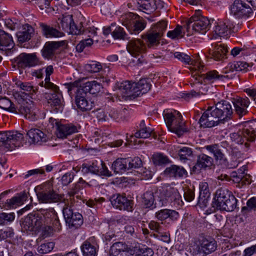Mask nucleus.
<instances>
[{"mask_svg": "<svg viewBox=\"0 0 256 256\" xmlns=\"http://www.w3.org/2000/svg\"><path fill=\"white\" fill-rule=\"evenodd\" d=\"M0 108L6 111L24 115L26 118L34 121L37 118L38 110L32 102L22 100V104H14L6 97L0 98Z\"/></svg>", "mask_w": 256, "mask_h": 256, "instance_id": "1", "label": "nucleus"}, {"mask_svg": "<svg viewBox=\"0 0 256 256\" xmlns=\"http://www.w3.org/2000/svg\"><path fill=\"white\" fill-rule=\"evenodd\" d=\"M213 207L217 210L232 212L236 208L237 200L226 188L218 189L215 194Z\"/></svg>", "mask_w": 256, "mask_h": 256, "instance_id": "2", "label": "nucleus"}, {"mask_svg": "<svg viewBox=\"0 0 256 256\" xmlns=\"http://www.w3.org/2000/svg\"><path fill=\"white\" fill-rule=\"evenodd\" d=\"M163 116L168 130L178 136H180L187 131L185 124L182 122V116L176 110L174 112L164 110Z\"/></svg>", "mask_w": 256, "mask_h": 256, "instance_id": "3", "label": "nucleus"}, {"mask_svg": "<svg viewBox=\"0 0 256 256\" xmlns=\"http://www.w3.org/2000/svg\"><path fill=\"white\" fill-rule=\"evenodd\" d=\"M52 214L44 209L41 208L36 213L28 215L22 224V228L24 230L36 231L43 225L48 216Z\"/></svg>", "mask_w": 256, "mask_h": 256, "instance_id": "4", "label": "nucleus"}, {"mask_svg": "<svg viewBox=\"0 0 256 256\" xmlns=\"http://www.w3.org/2000/svg\"><path fill=\"white\" fill-rule=\"evenodd\" d=\"M210 20L202 16L200 12H197L186 21L184 26L188 34H193L194 32L205 34L209 30Z\"/></svg>", "mask_w": 256, "mask_h": 256, "instance_id": "5", "label": "nucleus"}, {"mask_svg": "<svg viewBox=\"0 0 256 256\" xmlns=\"http://www.w3.org/2000/svg\"><path fill=\"white\" fill-rule=\"evenodd\" d=\"M126 49L128 52L136 58V60H133L136 64L139 66L146 62L143 56L146 52V46L143 40L139 38L130 40L127 44Z\"/></svg>", "mask_w": 256, "mask_h": 256, "instance_id": "6", "label": "nucleus"}, {"mask_svg": "<svg viewBox=\"0 0 256 256\" xmlns=\"http://www.w3.org/2000/svg\"><path fill=\"white\" fill-rule=\"evenodd\" d=\"M63 206L62 213L66 226L70 229H76L80 226L83 224V218L79 212H74L72 208V204L74 202V200L72 202L70 200L67 201Z\"/></svg>", "mask_w": 256, "mask_h": 256, "instance_id": "7", "label": "nucleus"}, {"mask_svg": "<svg viewBox=\"0 0 256 256\" xmlns=\"http://www.w3.org/2000/svg\"><path fill=\"white\" fill-rule=\"evenodd\" d=\"M23 134L18 131H7L0 132V142H2L9 150H12L19 146L23 140Z\"/></svg>", "mask_w": 256, "mask_h": 256, "instance_id": "8", "label": "nucleus"}, {"mask_svg": "<svg viewBox=\"0 0 256 256\" xmlns=\"http://www.w3.org/2000/svg\"><path fill=\"white\" fill-rule=\"evenodd\" d=\"M50 90V92H45L46 98L52 110L56 112H62L64 107V102L62 93L59 88L54 90L53 88H46Z\"/></svg>", "mask_w": 256, "mask_h": 256, "instance_id": "9", "label": "nucleus"}, {"mask_svg": "<svg viewBox=\"0 0 256 256\" xmlns=\"http://www.w3.org/2000/svg\"><path fill=\"white\" fill-rule=\"evenodd\" d=\"M38 200L42 203H55L64 202L66 204L69 199H66L64 194H60L57 193L53 189L48 190H44L38 192L37 194Z\"/></svg>", "mask_w": 256, "mask_h": 256, "instance_id": "10", "label": "nucleus"}, {"mask_svg": "<svg viewBox=\"0 0 256 256\" xmlns=\"http://www.w3.org/2000/svg\"><path fill=\"white\" fill-rule=\"evenodd\" d=\"M214 110L222 124L230 120L232 116L233 110L230 103L226 100L217 102Z\"/></svg>", "mask_w": 256, "mask_h": 256, "instance_id": "11", "label": "nucleus"}, {"mask_svg": "<svg viewBox=\"0 0 256 256\" xmlns=\"http://www.w3.org/2000/svg\"><path fill=\"white\" fill-rule=\"evenodd\" d=\"M198 123L201 126L212 128L220 124H222L214 107H210L205 111L200 118Z\"/></svg>", "mask_w": 256, "mask_h": 256, "instance_id": "12", "label": "nucleus"}, {"mask_svg": "<svg viewBox=\"0 0 256 256\" xmlns=\"http://www.w3.org/2000/svg\"><path fill=\"white\" fill-rule=\"evenodd\" d=\"M110 200L113 207L116 209L128 212L133 210L132 200L128 199L125 196L115 194L110 196Z\"/></svg>", "mask_w": 256, "mask_h": 256, "instance_id": "13", "label": "nucleus"}, {"mask_svg": "<svg viewBox=\"0 0 256 256\" xmlns=\"http://www.w3.org/2000/svg\"><path fill=\"white\" fill-rule=\"evenodd\" d=\"M64 41L46 42L42 50V56L44 58L52 60L60 51V48L64 46Z\"/></svg>", "mask_w": 256, "mask_h": 256, "instance_id": "14", "label": "nucleus"}, {"mask_svg": "<svg viewBox=\"0 0 256 256\" xmlns=\"http://www.w3.org/2000/svg\"><path fill=\"white\" fill-rule=\"evenodd\" d=\"M18 68H24L34 66L40 64L39 60L34 54H20L16 59Z\"/></svg>", "mask_w": 256, "mask_h": 256, "instance_id": "15", "label": "nucleus"}, {"mask_svg": "<svg viewBox=\"0 0 256 256\" xmlns=\"http://www.w3.org/2000/svg\"><path fill=\"white\" fill-rule=\"evenodd\" d=\"M174 56L182 62L186 64L192 65V67H190V68L192 70L200 72L204 67V66L202 64L201 60L199 57L193 60L189 55L184 52H174Z\"/></svg>", "mask_w": 256, "mask_h": 256, "instance_id": "16", "label": "nucleus"}, {"mask_svg": "<svg viewBox=\"0 0 256 256\" xmlns=\"http://www.w3.org/2000/svg\"><path fill=\"white\" fill-rule=\"evenodd\" d=\"M230 14L238 18L252 12V8L242 0H234L230 7Z\"/></svg>", "mask_w": 256, "mask_h": 256, "instance_id": "17", "label": "nucleus"}, {"mask_svg": "<svg viewBox=\"0 0 256 256\" xmlns=\"http://www.w3.org/2000/svg\"><path fill=\"white\" fill-rule=\"evenodd\" d=\"M163 192L165 199L172 206L177 208L182 205L183 202L177 189L168 186L163 190Z\"/></svg>", "mask_w": 256, "mask_h": 256, "instance_id": "18", "label": "nucleus"}, {"mask_svg": "<svg viewBox=\"0 0 256 256\" xmlns=\"http://www.w3.org/2000/svg\"><path fill=\"white\" fill-rule=\"evenodd\" d=\"M206 148L214 154L216 160H219L220 163L223 166L228 168H236L238 164L235 162L234 164H230L227 159L225 158L224 154L222 152L218 144L208 145L205 146Z\"/></svg>", "mask_w": 256, "mask_h": 256, "instance_id": "19", "label": "nucleus"}, {"mask_svg": "<svg viewBox=\"0 0 256 256\" xmlns=\"http://www.w3.org/2000/svg\"><path fill=\"white\" fill-rule=\"evenodd\" d=\"M230 30H232V32L237 30L233 24L230 23L227 20H218L214 30V34H216L215 38H216V36H227Z\"/></svg>", "mask_w": 256, "mask_h": 256, "instance_id": "20", "label": "nucleus"}, {"mask_svg": "<svg viewBox=\"0 0 256 256\" xmlns=\"http://www.w3.org/2000/svg\"><path fill=\"white\" fill-rule=\"evenodd\" d=\"M86 94L79 88L77 89L75 102L77 108L82 112L90 110L92 108V103H90L87 100Z\"/></svg>", "mask_w": 256, "mask_h": 256, "instance_id": "21", "label": "nucleus"}, {"mask_svg": "<svg viewBox=\"0 0 256 256\" xmlns=\"http://www.w3.org/2000/svg\"><path fill=\"white\" fill-rule=\"evenodd\" d=\"M232 104L234 108L236 114L238 115L239 118H242L248 113V108L250 104V101L248 98H234Z\"/></svg>", "mask_w": 256, "mask_h": 256, "instance_id": "22", "label": "nucleus"}, {"mask_svg": "<svg viewBox=\"0 0 256 256\" xmlns=\"http://www.w3.org/2000/svg\"><path fill=\"white\" fill-rule=\"evenodd\" d=\"M204 70V69H203ZM204 70H201V72H198V71H195L196 73L194 74V76H196V79L198 80L197 75L198 76L203 77L204 80L205 82H212L214 80H224L226 78H233V74H218V72L216 70H211L208 72H206V74H200V76L199 73H201Z\"/></svg>", "mask_w": 256, "mask_h": 256, "instance_id": "23", "label": "nucleus"}, {"mask_svg": "<svg viewBox=\"0 0 256 256\" xmlns=\"http://www.w3.org/2000/svg\"><path fill=\"white\" fill-rule=\"evenodd\" d=\"M228 50L226 46L224 44H216L214 46L212 45V48L208 50V57L215 60H222Z\"/></svg>", "mask_w": 256, "mask_h": 256, "instance_id": "24", "label": "nucleus"}, {"mask_svg": "<svg viewBox=\"0 0 256 256\" xmlns=\"http://www.w3.org/2000/svg\"><path fill=\"white\" fill-rule=\"evenodd\" d=\"M27 136L31 140L32 142L38 144L46 142L49 138L43 131L38 128H31L27 132Z\"/></svg>", "mask_w": 256, "mask_h": 256, "instance_id": "25", "label": "nucleus"}, {"mask_svg": "<svg viewBox=\"0 0 256 256\" xmlns=\"http://www.w3.org/2000/svg\"><path fill=\"white\" fill-rule=\"evenodd\" d=\"M98 246L93 238L84 241L80 246L84 256H96Z\"/></svg>", "mask_w": 256, "mask_h": 256, "instance_id": "26", "label": "nucleus"}, {"mask_svg": "<svg viewBox=\"0 0 256 256\" xmlns=\"http://www.w3.org/2000/svg\"><path fill=\"white\" fill-rule=\"evenodd\" d=\"M130 248L122 242L114 243L110 248V256H131Z\"/></svg>", "mask_w": 256, "mask_h": 256, "instance_id": "27", "label": "nucleus"}, {"mask_svg": "<svg viewBox=\"0 0 256 256\" xmlns=\"http://www.w3.org/2000/svg\"><path fill=\"white\" fill-rule=\"evenodd\" d=\"M213 159L205 154H200L196 160V164L192 168V171L196 172L202 168L206 169L210 168L212 165Z\"/></svg>", "mask_w": 256, "mask_h": 256, "instance_id": "28", "label": "nucleus"}, {"mask_svg": "<svg viewBox=\"0 0 256 256\" xmlns=\"http://www.w3.org/2000/svg\"><path fill=\"white\" fill-rule=\"evenodd\" d=\"M28 196H30L29 192L24 190L16 196L8 200L5 202L4 206L8 209L17 205H20L28 199Z\"/></svg>", "mask_w": 256, "mask_h": 256, "instance_id": "29", "label": "nucleus"}, {"mask_svg": "<svg viewBox=\"0 0 256 256\" xmlns=\"http://www.w3.org/2000/svg\"><path fill=\"white\" fill-rule=\"evenodd\" d=\"M78 132V127L72 124H59V126L58 127L56 134L58 138H66L68 136L72 134Z\"/></svg>", "mask_w": 256, "mask_h": 256, "instance_id": "30", "label": "nucleus"}, {"mask_svg": "<svg viewBox=\"0 0 256 256\" xmlns=\"http://www.w3.org/2000/svg\"><path fill=\"white\" fill-rule=\"evenodd\" d=\"M34 34V28L30 24H26L22 30L16 33L18 40L20 42H24L30 40Z\"/></svg>", "mask_w": 256, "mask_h": 256, "instance_id": "31", "label": "nucleus"}, {"mask_svg": "<svg viewBox=\"0 0 256 256\" xmlns=\"http://www.w3.org/2000/svg\"><path fill=\"white\" fill-rule=\"evenodd\" d=\"M78 88L84 92H86V94L88 92L96 94L100 92L102 88V85L97 80H92L84 83L82 86H80Z\"/></svg>", "mask_w": 256, "mask_h": 256, "instance_id": "32", "label": "nucleus"}, {"mask_svg": "<svg viewBox=\"0 0 256 256\" xmlns=\"http://www.w3.org/2000/svg\"><path fill=\"white\" fill-rule=\"evenodd\" d=\"M216 242L214 239L203 238L200 241L199 249L205 254H208L214 252L216 248Z\"/></svg>", "mask_w": 256, "mask_h": 256, "instance_id": "33", "label": "nucleus"}, {"mask_svg": "<svg viewBox=\"0 0 256 256\" xmlns=\"http://www.w3.org/2000/svg\"><path fill=\"white\" fill-rule=\"evenodd\" d=\"M164 173L167 176L174 178H181L187 174V172L183 167L174 164L166 168Z\"/></svg>", "mask_w": 256, "mask_h": 256, "instance_id": "34", "label": "nucleus"}, {"mask_svg": "<svg viewBox=\"0 0 256 256\" xmlns=\"http://www.w3.org/2000/svg\"><path fill=\"white\" fill-rule=\"evenodd\" d=\"M14 46V42L12 36L0 30V50H4L11 49Z\"/></svg>", "mask_w": 256, "mask_h": 256, "instance_id": "35", "label": "nucleus"}, {"mask_svg": "<svg viewBox=\"0 0 256 256\" xmlns=\"http://www.w3.org/2000/svg\"><path fill=\"white\" fill-rule=\"evenodd\" d=\"M200 195L198 204L200 206H206L208 198L210 196L208 184L206 182H202L200 184Z\"/></svg>", "mask_w": 256, "mask_h": 256, "instance_id": "36", "label": "nucleus"}, {"mask_svg": "<svg viewBox=\"0 0 256 256\" xmlns=\"http://www.w3.org/2000/svg\"><path fill=\"white\" fill-rule=\"evenodd\" d=\"M162 224H163L162 222L160 224L152 220L150 222L148 226L150 230L158 234V236L159 239L165 242L168 243L170 242V234L166 233L163 234L162 232L163 230V228L162 226Z\"/></svg>", "mask_w": 256, "mask_h": 256, "instance_id": "37", "label": "nucleus"}, {"mask_svg": "<svg viewBox=\"0 0 256 256\" xmlns=\"http://www.w3.org/2000/svg\"><path fill=\"white\" fill-rule=\"evenodd\" d=\"M137 8L140 10L149 14L156 10V4L154 0H139Z\"/></svg>", "mask_w": 256, "mask_h": 256, "instance_id": "38", "label": "nucleus"}, {"mask_svg": "<svg viewBox=\"0 0 256 256\" xmlns=\"http://www.w3.org/2000/svg\"><path fill=\"white\" fill-rule=\"evenodd\" d=\"M134 82L132 84L130 81H125L118 84L116 88L117 94H120L122 97L126 96L130 92L134 90Z\"/></svg>", "mask_w": 256, "mask_h": 256, "instance_id": "39", "label": "nucleus"}, {"mask_svg": "<svg viewBox=\"0 0 256 256\" xmlns=\"http://www.w3.org/2000/svg\"><path fill=\"white\" fill-rule=\"evenodd\" d=\"M139 18L138 15L129 12L122 14L120 18V20L129 30H132V26L136 22V19Z\"/></svg>", "mask_w": 256, "mask_h": 256, "instance_id": "40", "label": "nucleus"}, {"mask_svg": "<svg viewBox=\"0 0 256 256\" xmlns=\"http://www.w3.org/2000/svg\"><path fill=\"white\" fill-rule=\"evenodd\" d=\"M156 216L159 220H164L168 218H170L172 220H176L179 217L178 213L174 210L164 209L156 213Z\"/></svg>", "mask_w": 256, "mask_h": 256, "instance_id": "41", "label": "nucleus"}, {"mask_svg": "<svg viewBox=\"0 0 256 256\" xmlns=\"http://www.w3.org/2000/svg\"><path fill=\"white\" fill-rule=\"evenodd\" d=\"M242 133V137L244 138V144L246 148H248L249 145L248 142H252L254 141L256 138V132L250 126H245L244 127L240 130Z\"/></svg>", "mask_w": 256, "mask_h": 256, "instance_id": "42", "label": "nucleus"}, {"mask_svg": "<svg viewBox=\"0 0 256 256\" xmlns=\"http://www.w3.org/2000/svg\"><path fill=\"white\" fill-rule=\"evenodd\" d=\"M43 34L46 38H58L63 36V33L50 26L44 23L40 24Z\"/></svg>", "mask_w": 256, "mask_h": 256, "instance_id": "43", "label": "nucleus"}, {"mask_svg": "<svg viewBox=\"0 0 256 256\" xmlns=\"http://www.w3.org/2000/svg\"><path fill=\"white\" fill-rule=\"evenodd\" d=\"M160 34L154 32L152 30L144 36V40L148 48H152L160 44Z\"/></svg>", "mask_w": 256, "mask_h": 256, "instance_id": "44", "label": "nucleus"}, {"mask_svg": "<svg viewBox=\"0 0 256 256\" xmlns=\"http://www.w3.org/2000/svg\"><path fill=\"white\" fill-rule=\"evenodd\" d=\"M87 184H88L82 178L79 179L78 182L76 184L74 188L68 192L70 202H72V200H74L75 198H80V196L78 194L79 191Z\"/></svg>", "mask_w": 256, "mask_h": 256, "instance_id": "45", "label": "nucleus"}, {"mask_svg": "<svg viewBox=\"0 0 256 256\" xmlns=\"http://www.w3.org/2000/svg\"><path fill=\"white\" fill-rule=\"evenodd\" d=\"M128 160L126 158H119L116 159L112 164V168L114 172L122 174L128 170Z\"/></svg>", "mask_w": 256, "mask_h": 256, "instance_id": "46", "label": "nucleus"}, {"mask_svg": "<svg viewBox=\"0 0 256 256\" xmlns=\"http://www.w3.org/2000/svg\"><path fill=\"white\" fill-rule=\"evenodd\" d=\"M45 72L46 78L44 79V81L40 82V85L42 87H44V88H53L54 90H55L54 88L56 89L57 86L50 82V76L54 72V68L51 65L48 66L46 68Z\"/></svg>", "mask_w": 256, "mask_h": 256, "instance_id": "47", "label": "nucleus"}, {"mask_svg": "<svg viewBox=\"0 0 256 256\" xmlns=\"http://www.w3.org/2000/svg\"><path fill=\"white\" fill-rule=\"evenodd\" d=\"M44 210H46L48 213L51 212L52 214L50 215V216H48V218L46 222H44V225L48 224L52 222V226L54 230H60L61 228V225L60 222V220L58 217L53 208L50 209H44Z\"/></svg>", "mask_w": 256, "mask_h": 256, "instance_id": "48", "label": "nucleus"}, {"mask_svg": "<svg viewBox=\"0 0 256 256\" xmlns=\"http://www.w3.org/2000/svg\"><path fill=\"white\" fill-rule=\"evenodd\" d=\"M134 88H136V92H140L142 94L146 93L150 89L151 84L148 79H142L137 83H134Z\"/></svg>", "mask_w": 256, "mask_h": 256, "instance_id": "49", "label": "nucleus"}, {"mask_svg": "<svg viewBox=\"0 0 256 256\" xmlns=\"http://www.w3.org/2000/svg\"><path fill=\"white\" fill-rule=\"evenodd\" d=\"M74 22L72 16V15H67L64 16L60 20V23L58 24L60 28H62V30L68 32L70 28Z\"/></svg>", "mask_w": 256, "mask_h": 256, "instance_id": "50", "label": "nucleus"}, {"mask_svg": "<svg viewBox=\"0 0 256 256\" xmlns=\"http://www.w3.org/2000/svg\"><path fill=\"white\" fill-rule=\"evenodd\" d=\"M16 84L21 90L24 91V93L26 94H36L38 92V88L34 87L30 83L28 82H18Z\"/></svg>", "mask_w": 256, "mask_h": 256, "instance_id": "51", "label": "nucleus"}, {"mask_svg": "<svg viewBox=\"0 0 256 256\" xmlns=\"http://www.w3.org/2000/svg\"><path fill=\"white\" fill-rule=\"evenodd\" d=\"M152 159V162L156 166H161L170 162L168 158L166 156L161 153L154 154Z\"/></svg>", "mask_w": 256, "mask_h": 256, "instance_id": "52", "label": "nucleus"}, {"mask_svg": "<svg viewBox=\"0 0 256 256\" xmlns=\"http://www.w3.org/2000/svg\"><path fill=\"white\" fill-rule=\"evenodd\" d=\"M252 65L244 62H236L232 64L230 66V69L236 71H244L248 70V68L252 67Z\"/></svg>", "mask_w": 256, "mask_h": 256, "instance_id": "53", "label": "nucleus"}, {"mask_svg": "<svg viewBox=\"0 0 256 256\" xmlns=\"http://www.w3.org/2000/svg\"><path fill=\"white\" fill-rule=\"evenodd\" d=\"M142 200L146 208L152 207L154 200V192L151 190L146 192L143 195Z\"/></svg>", "mask_w": 256, "mask_h": 256, "instance_id": "54", "label": "nucleus"}, {"mask_svg": "<svg viewBox=\"0 0 256 256\" xmlns=\"http://www.w3.org/2000/svg\"><path fill=\"white\" fill-rule=\"evenodd\" d=\"M85 70L88 72L94 73L100 72L102 68L101 64L98 62H92L85 66Z\"/></svg>", "mask_w": 256, "mask_h": 256, "instance_id": "55", "label": "nucleus"}, {"mask_svg": "<svg viewBox=\"0 0 256 256\" xmlns=\"http://www.w3.org/2000/svg\"><path fill=\"white\" fill-rule=\"evenodd\" d=\"M168 26V22L164 20H161L155 24L152 30L154 32L160 34V36H163L164 32L166 30Z\"/></svg>", "mask_w": 256, "mask_h": 256, "instance_id": "56", "label": "nucleus"}, {"mask_svg": "<svg viewBox=\"0 0 256 256\" xmlns=\"http://www.w3.org/2000/svg\"><path fill=\"white\" fill-rule=\"evenodd\" d=\"M128 170L140 168L142 166V161L138 157L126 158Z\"/></svg>", "mask_w": 256, "mask_h": 256, "instance_id": "57", "label": "nucleus"}, {"mask_svg": "<svg viewBox=\"0 0 256 256\" xmlns=\"http://www.w3.org/2000/svg\"><path fill=\"white\" fill-rule=\"evenodd\" d=\"M112 36L114 38L126 40L128 39L127 34L120 26H117L114 28L112 31Z\"/></svg>", "mask_w": 256, "mask_h": 256, "instance_id": "58", "label": "nucleus"}, {"mask_svg": "<svg viewBox=\"0 0 256 256\" xmlns=\"http://www.w3.org/2000/svg\"><path fill=\"white\" fill-rule=\"evenodd\" d=\"M182 26H177L174 30L168 31L167 33V36L172 39H178L182 38L184 34H182Z\"/></svg>", "mask_w": 256, "mask_h": 256, "instance_id": "59", "label": "nucleus"}, {"mask_svg": "<svg viewBox=\"0 0 256 256\" xmlns=\"http://www.w3.org/2000/svg\"><path fill=\"white\" fill-rule=\"evenodd\" d=\"M54 246L53 242H48L42 244L38 248V252L40 254H47L50 252Z\"/></svg>", "mask_w": 256, "mask_h": 256, "instance_id": "60", "label": "nucleus"}, {"mask_svg": "<svg viewBox=\"0 0 256 256\" xmlns=\"http://www.w3.org/2000/svg\"><path fill=\"white\" fill-rule=\"evenodd\" d=\"M92 44L93 40L92 38L83 40L76 45V50L78 52H80L84 50L85 48L91 46Z\"/></svg>", "mask_w": 256, "mask_h": 256, "instance_id": "61", "label": "nucleus"}, {"mask_svg": "<svg viewBox=\"0 0 256 256\" xmlns=\"http://www.w3.org/2000/svg\"><path fill=\"white\" fill-rule=\"evenodd\" d=\"M152 130L150 128H142L138 132L135 133L134 136L138 138H146L150 136Z\"/></svg>", "mask_w": 256, "mask_h": 256, "instance_id": "62", "label": "nucleus"}, {"mask_svg": "<svg viewBox=\"0 0 256 256\" xmlns=\"http://www.w3.org/2000/svg\"><path fill=\"white\" fill-rule=\"evenodd\" d=\"M192 154V149L188 147H182L178 150V154L181 160H186Z\"/></svg>", "mask_w": 256, "mask_h": 256, "instance_id": "63", "label": "nucleus"}, {"mask_svg": "<svg viewBox=\"0 0 256 256\" xmlns=\"http://www.w3.org/2000/svg\"><path fill=\"white\" fill-rule=\"evenodd\" d=\"M146 24L144 22L139 20L138 18L136 19V22L132 26V30H129L131 32H138L144 28Z\"/></svg>", "mask_w": 256, "mask_h": 256, "instance_id": "64", "label": "nucleus"}]
</instances>
